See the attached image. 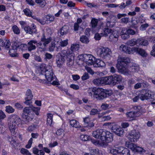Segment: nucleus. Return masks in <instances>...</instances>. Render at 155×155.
I'll return each mask as SVG.
<instances>
[{"label":"nucleus","instance_id":"obj_1","mask_svg":"<svg viewBox=\"0 0 155 155\" xmlns=\"http://www.w3.org/2000/svg\"><path fill=\"white\" fill-rule=\"evenodd\" d=\"M118 63L117 64V68L119 71L122 74H128V71L127 65L130 62V58L127 57H121L118 59Z\"/></svg>","mask_w":155,"mask_h":155},{"label":"nucleus","instance_id":"obj_2","mask_svg":"<svg viewBox=\"0 0 155 155\" xmlns=\"http://www.w3.org/2000/svg\"><path fill=\"white\" fill-rule=\"evenodd\" d=\"M9 128L13 135L16 134L15 130L16 128L21 122L20 118L16 115L11 116L8 120Z\"/></svg>","mask_w":155,"mask_h":155},{"label":"nucleus","instance_id":"obj_3","mask_svg":"<svg viewBox=\"0 0 155 155\" xmlns=\"http://www.w3.org/2000/svg\"><path fill=\"white\" fill-rule=\"evenodd\" d=\"M112 94V93L109 90L100 88H96L94 97L97 100H102Z\"/></svg>","mask_w":155,"mask_h":155},{"label":"nucleus","instance_id":"obj_4","mask_svg":"<svg viewBox=\"0 0 155 155\" xmlns=\"http://www.w3.org/2000/svg\"><path fill=\"white\" fill-rule=\"evenodd\" d=\"M110 34L109 38V40L110 41L116 42L118 40V32L115 30H113L109 28H105L103 32L101 33L102 35H104L106 37L107 36L108 34Z\"/></svg>","mask_w":155,"mask_h":155},{"label":"nucleus","instance_id":"obj_5","mask_svg":"<svg viewBox=\"0 0 155 155\" xmlns=\"http://www.w3.org/2000/svg\"><path fill=\"white\" fill-rule=\"evenodd\" d=\"M109 152L113 155H130L129 150L122 147L111 148Z\"/></svg>","mask_w":155,"mask_h":155},{"label":"nucleus","instance_id":"obj_6","mask_svg":"<svg viewBox=\"0 0 155 155\" xmlns=\"http://www.w3.org/2000/svg\"><path fill=\"white\" fill-rule=\"evenodd\" d=\"M97 54L101 57L108 60L110 58L112 52L111 50L108 48L102 47L98 49Z\"/></svg>","mask_w":155,"mask_h":155},{"label":"nucleus","instance_id":"obj_7","mask_svg":"<svg viewBox=\"0 0 155 155\" xmlns=\"http://www.w3.org/2000/svg\"><path fill=\"white\" fill-rule=\"evenodd\" d=\"M79 45L78 44H74L71 45V49L69 50V56L68 58V61H70L69 64L68 63L69 65H73L74 62V55L73 52L78 50L79 48Z\"/></svg>","mask_w":155,"mask_h":155},{"label":"nucleus","instance_id":"obj_8","mask_svg":"<svg viewBox=\"0 0 155 155\" xmlns=\"http://www.w3.org/2000/svg\"><path fill=\"white\" fill-rule=\"evenodd\" d=\"M24 114L25 115V124H27L31 121L34 117V114L31 107H26L23 110Z\"/></svg>","mask_w":155,"mask_h":155},{"label":"nucleus","instance_id":"obj_9","mask_svg":"<svg viewBox=\"0 0 155 155\" xmlns=\"http://www.w3.org/2000/svg\"><path fill=\"white\" fill-rule=\"evenodd\" d=\"M151 94L152 92L149 90H142L139 94L140 99L142 101L152 99V97Z\"/></svg>","mask_w":155,"mask_h":155},{"label":"nucleus","instance_id":"obj_10","mask_svg":"<svg viewBox=\"0 0 155 155\" xmlns=\"http://www.w3.org/2000/svg\"><path fill=\"white\" fill-rule=\"evenodd\" d=\"M140 134L138 130H131L128 135V138L131 142H137L140 137Z\"/></svg>","mask_w":155,"mask_h":155},{"label":"nucleus","instance_id":"obj_11","mask_svg":"<svg viewBox=\"0 0 155 155\" xmlns=\"http://www.w3.org/2000/svg\"><path fill=\"white\" fill-rule=\"evenodd\" d=\"M45 71V77L48 81L51 82L54 79V74L51 66H47Z\"/></svg>","mask_w":155,"mask_h":155},{"label":"nucleus","instance_id":"obj_12","mask_svg":"<svg viewBox=\"0 0 155 155\" xmlns=\"http://www.w3.org/2000/svg\"><path fill=\"white\" fill-rule=\"evenodd\" d=\"M113 137L111 133L108 131L104 130V135L101 138V141L103 143H108L113 141Z\"/></svg>","mask_w":155,"mask_h":155},{"label":"nucleus","instance_id":"obj_13","mask_svg":"<svg viewBox=\"0 0 155 155\" xmlns=\"http://www.w3.org/2000/svg\"><path fill=\"white\" fill-rule=\"evenodd\" d=\"M111 126V130L116 135L120 137L123 135L124 130L122 128L115 124H112Z\"/></svg>","mask_w":155,"mask_h":155},{"label":"nucleus","instance_id":"obj_14","mask_svg":"<svg viewBox=\"0 0 155 155\" xmlns=\"http://www.w3.org/2000/svg\"><path fill=\"white\" fill-rule=\"evenodd\" d=\"M133 49L134 47L130 48L124 45H122L119 47L120 51L128 54H133Z\"/></svg>","mask_w":155,"mask_h":155},{"label":"nucleus","instance_id":"obj_15","mask_svg":"<svg viewBox=\"0 0 155 155\" xmlns=\"http://www.w3.org/2000/svg\"><path fill=\"white\" fill-rule=\"evenodd\" d=\"M104 130L102 129L96 130L93 132L92 136L95 138H100L101 140V138H102V137L104 135Z\"/></svg>","mask_w":155,"mask_h":155},{"label":"nucleus","instance_id":"obj_16","mask_svg":"<svg viewBox=\"0 0 155 155\" xmlns=\"http://www.w3.org/2000/svg\"><path fill=\"white\" fill-rule=\"evenodd\" d=\"M109 18L107 19V22L106 23V26L107 27V28H113L115 25V18L112 15L110 16Z\"/></svg>","mask_w":155,"mask_h":155},{"label":"nucleus","instance_id":"obj_17","mask_svg":"<svg viewBox=\"0 0 155 155\" xmlns=\"http://www.w3.org/2000/svg\"><path fill=\"white\" fill-rule=\"evenodd\" d=\"M120 36L121 38L123 40H126L130 38V35L127 28H123L120 32Z\"/></svg>","mask_w":155,"mask_h":155},{"label":"nucleus","instance_id":"obj_18","mask_svg":"<svg viewBox=\"0 0 155 155\" xmlns=\"http://www.w3.org/2000/svg\"><path fill=\"white\" fill-rule=\"evenodd\" d=\"M133 54L134 52L138 53L142 56L146 57L147 56V54L145 51L142 49L137 47H134Z\"/></svg>","mask_w":155,"mask_h":155},{"label":"nucleus","instance_id":"obj_19","mask_svg":"<svg viewBox=\"0 0 155 155\" xmlns=\"http://www.w3.org/2000/svg\"><path fill=\"white\" fill-rule=\"evenodd\" d=\"M112 76L114 84L115 85L120 83L122 80V77L120 74H115Z\"/></svg>","mask_w":155,"mask_h":155},{"label":"nucleus","instance_id":"obj_20","mask_svg":"<svg viewBox=\"0 0 155 155\" xmlns=\"http://www.w3.org/2000/svg\"><path fill=\"white\" fill-rule=\"evenodd\" d=\"M69 53V50L67 51L66 50H62L61 51V53L60 54V56H62V57H63V58H65L66 59V64L69 67H71L73 65L70 66L68 64H67L68 63H69L68 64H69V62L70 61H68V58L69 54H70Z\"/></svg>","mask_w":155,"mask_h":155},{"label":"nucleus","instance_id":"obj_21","mask_svg":"<svg viewBox=\"0 0 155 155\" xmlns=\"http://www.w3.org/2000/svg\"><path fill=\"white\" fill-rule=\"evenodd\" d=\"M104 83L108 85H115L113 83V79L112 75L103 77Z\"/></svg>","mask_w":155,"mask_h":155},{"label":"nucleus","instance_id":"obj_22","mask_svg":"<svg viewBox=\"0 0 155 155\" xmlns=\"http://www.w3.org/2000/svg\"><path fill=\"white\" fill-rule=\"evenodd\" d=\"M65 59L62 56H58L56 59V64L57 66L59 68L61 67L65 61Z\"/></svg>","mask_w":155,"mask_h":155},{"label":"nucleus","instance_id":"obj_23","mask_svg":"<svg viewBox=\"0 0 155 155\" xmlns=\"http://www.w3.org/2000/svg\"><path fill=\"white\" fill-rule=\"evenodd\" d=\"M37 41L35 40H32L30 41L28 43V50L31 51L32 50H35L36 48V46L34 45L33 44H36L37 43Z\"/></svg>","mask_w":155,"mask_h":155},{"label":"nucleus","instance_id":"obj_24","mask_svg":"<svg viewBox=\"0 0 155 155\" xmlns=\"http://www.w3.org/2000/svg\"><path fill=\"white\" fill-rule=\"evenodd\" d=\"M93 65L95 67H102L105 66V64L103 61L98 59L95 61Z\"/></svg>","mask_w":155,"mask_h":155},{"label":"nucleus","instance_id":"obj_25","mask_svg":"<svg viewBox=\"0 0 155 155\" xmlns=\"http://www.w3.org/2000/svg\"><path fill=\"white\" fill-rule=\"evenodd\" d=\"M69 28V27L68 26L64 25L59 30L60 36H63L67 34Z\"/></svg>","mask_w":155,"mask_h":155},{"label":"nucleus","instance_id":"obj_26","mask_svg":"<svg viewBox=\"0 0 155 155\" xmlns=\"http://www.w3.org/2000/svg\"><path fill=\"white\" fill-rule=\"evenodd\" d=\"M52 38L51 37L46 38L44 35L41 38V42H43V45L45 47H46L51 41Z\"/></svg>","mask_w":155,"mask_h":155},{"label":"nucleus","instance_id":"obj_27","mask_svg":"<svg viewBox=\"0 0 155 155\" xmlns=\"http://www.w3.org/2000/svg\"><path fill=\"white\" fill-rule=\"evenodd\" d=\"M148 44V41L145 39L140 38L137 39V45L146 46Z\"/></svg>","mask_w":155,"mask_h":155},{"label":"nucleus","instance_id":"obj_28","mask_svg":"<svg viewBox=\"0 0 155 155\" xmlns=\"http://www.w3.org/2000/svg\"><path fill=\"white\" fill-rule=\"evenodd\" d=\"M25 31L27 33L32 34L33 33H35L36 31V30L35 28L31 29L28 26H26L24 28Z\"/></svg>","mask_w":155,"mask_h":155},{"label":"nucleus","instance_id":"obj_29","mask_svg":"<svg viewBox=\"0 0 155 155\" xmlns=\"http://www.w3.org/2000/svg\"><path fill=\"white\" fill-rule=\"evenodd\" d=\"M103 79V77L96 78L93 80V82L94 84L97 85H101L104 84Z\"/></svg>","mask_w":155,"mask_h":155},{"label":"nucleus","instance_id":"obj_30","mask_svg":"<svg viewBox=\"0 0 155 155\" xmlns=\"http://www.w3.org/2000/svg\"><path fill=\"white\" fill-rule=\"evenodd\" d=\"M126 44L130 46H133L136 45H137V39L133 38L129 40L126 42Z\"/></svg>","mask_w":155,"mask_h":155},{"label":"nucleus","instance_id":"obj_31","mask_svg":"<svg viewBox=\"0 0 155 155\" xmlns=\"http://www.w3.org/2000/svg\"><path fill=\"white\" fill-rule=\"evenodd\" d=\"M126 115L128 119L130 120H135L134 112L130 111L126 113Z\"/></svg>","mask_w":155,"mask_h":155},{"label":"nucleus","instance_id":"obj_32","mask_svg":"<svg viewBox=\"0 0 155 155\" xmlns=\"http://www.w3.org/2000/svg\"><path fill=\"white\" fill-rule=\"evenodd\" d=\"M33 95L31 91L29 89L27 90L25 93V97L26 99H32Z\"/></svg>","mask_w":155,"mask_h":155},{"label":"nucleus","instance_id":"obj_33","mask_svg":"<svg viewBox=\"0 0 155 155\" xmlns=\"http://www.w3.org/2000/svg\"><path fill=\"white\" fill-rule=\"evenodd\" d=\"M35 2L41 7H44L46 5V3L45 0H35Z\"/></svg>","mask_w":155,"mask_h":155},{"label":"nucleus","instance_id":"obj_34","mask_svg":"<svg viewBox=\"0 0 155 155\" xmlns=\"http://www.w3.org/2000/svg\"><path fill=\"white\" fill-rule=\"evenodd\" d=\"M80 40L82 42L85 44L88 43L89 41L87 36H86L85 35L81 36L80 38Z\"/></svg>","mask_w":155,"mask_h":155},{"label":"nucleus","instance_id":"obj_35","mask_svg":"<svg viewBox=\"0 0 155 155\" xmlns=\"http://www.w3.org/2000/svg\"><path fill=\"white\" fill-rule=\"evenodd\" d=\"M70 125L73 127L77 128L79 127V123L75 120H72L70 121Z\"/></svg>","mask_w":155,"mask_h":155},{"label":"nucleus","instance_id":"obj_36","mask_svg":"<svg viewBox=\"0 0 155 155\" xmlns=\"http://www.w3.org/2000/svg\"><path fill=\"white\" fill-rule=\"evenodd\" d=\"M47 124L51 126L52 122L53 114H48L47 115Z\"/></svg>","mask_w":155,"mask_h":155},{"label":"nucleus","instance_id":"obj_37","mask_svg":"<svg viewBox=\"0 0 155 155\" xmlns=\"http://www.w3.org/2000/svg\"><path fill=\"white\" fill-rule=\"evenodd\" d=\"M134 151L139 153H143L145 152L146 150L142 147L136 146Z\"/></svg>","mask_w":155,"mask_h":155},{"label":"nucleus","instance_id":"obj_38","mask_svg":"<svg viewBox=\"0 0 155 155\" xmlns=\"http://www.w3.org/2000/svg\"><path fill=\"white\" fill-rule=\"evenodd\" d=\"M95 61V58L92 55L90 58L89 59V61H87L86 63L87 65H94Z\"/></svg>","mask_w":155,"mask_h":155},{"label":"nucleus","instance_id":"obj_39","mask_svg":"<svg viewBox=\"0 0 155 155\" xmlns=\"http://www.w3.org/2000/svg\"><path fill=\"white\" fill-rule=\"evenodd\" d=\"M9 54L12 57H15L18 56V54L17 53V51L13 49H10L9 50Z\"/></svg>","mask_w":155,"mask_h":155},{"label":"nucleus","instance_id":"obj_40","mask_svg":"<svg viewBox=\"0 0 155 155\" xmlns=\"http://www.w3.org/2000/svg\"><path fill=\"white\" fill-rule=\"evenodd\" d=\"M23 12H24L25 14L27 16L29 17L31 16L32 18H33L34 17V16H32V13L31 12L29 9L27 8L24 9L23 10Z\"/></svg>","mask_w":155,"mask_h":155},{"label":"nucleus","instance_id":"obj_41","mask_svg":"<svg viewBox=\"0 0 155 155\" xmlns=\"http://www.w3.org/2000/svg\"><path fill=\"white\" fill-rule=\"evenodd\" d=\"M12 29L14 33L18 35L20 33V30L18 27L16 25H14L12 27Z\"/></svg>","mask_w":155,"mask_h":155},{"label":"nucleus","instance_id":"obj_42","mask_svg":"<svg viewBox=\"0 0 155 155\" xmlns=\"http://www.w3.org/2000/svg\"><path fill=\"white\" fill-rule=\"evenodd\" d=\"M6 111L8 113H12L14 112L15 109L12 107L10 106H7L5 107Z\"/></svg>","mask_w":155,"mask_h":155},{"label":"nucleus","instance_id":"obj_43","mask_svg":"<svg viewBox=\"0 0 155 155\" xmlns=\"http://www.w3.org/2000/svg\"><path fill=\"white\" fill-rule=\"evenodd\" d=\"M46 18V21H49L50 22L53 21L54 20V16L50 15H47Z\"/></svg>","mask_w":155,"mask_h":155},{"label":"nucleus","instance_id":"obj_44","mask_svg":"<svg viewBox=\"0 0 155 155\" xmlns=\"http://www.w3.org/2000/svg\"><path fill=\"white\" fill-rule=\"evenodd\" d=\"M130 69L132 72H137L139 70V67L138 65H132Z\"/></svg>","mask_w":155,"mask_h":155},{"label":"nucleus","instance_id":"obj_45","mask_svg":"<svg viewBox=\"0 0 155 155\" xmlns=\"http://www.w3.org/2000/svg\"><path fill=\"white\" fill-rule=\"evenodd\" d=\"M3 45L2 46L5 47V48H8L11 45L10 41L9 40H6L4 43H3Z\"/></svg>","mask_w":155,"mask_h":155},{"label":"nucleus","instance_id":"obj_46","mask_svg":"<svg viewBox=\"0 0 155 155\" xmlns=\"http://www.w3.org/2000/svg\"><path fill=\"white\" fill-rule=\"evenodd\" d=\"M31 107L32 109V110L33 113H34V112L35 113L36 115H38L39 114V111L40 110V107H36L32 106Z\"/></svg>","mask_w":155,"mask_h":155},{"label":"nucleus","instance_id":"obj_47","mask_svg":"<svg viewBox=\"0 0 155 155\" xmlns=\"http://www.w3.org/2000/svg\"><path fill=\"white\" fill-rule=\"evenodd\" d=\"M21 153L25 155H31V153L28 150L26 149L22 148L21 150Z\"/></svg>","mask_w":155,"mask_h":155},{"label":"nucleus","instance_id":"obj_48","mask_svg":"<svg viewBox=\"0 0 155 155\" xmlns=\"http://www.w3.org/2000/svg\"><path fill=\"white\" fill-rule=\"evenodd\" d=\"M98 22L97 19L95 18H92L91 20V23L92 27L93 28H95L97 25Z\"/></svg>","mask_w":155,"mask_h":155},{"label":"nucleus","instance_id":"obj_49","mask_svg":"<svg viewBox=\"0 0 155 155\" xmlns=\"http://www.w3.org/2000/svg\"><path fill=\"white\" fill-rule=\"evenodd\" d=\"M141 80V79H139L138 81L141 82V86H142L144 87H147L149 86V84L147 82L144 80Z\"/></svg>","mask_w":155,"mask_h":155},{"label":"nucleus","instance_id":"obj_50","mask_svg":"<svg viewBox=\"0 0 155 155\" xmlns=\"http://www.w3.org/2000/svg\"><path fill=\"white\" fill-rule=\"evenodd\" d=\"M68 40L67 39L63 41H61L60 42V45L61 47H65L66 46L68 43Z\"/></svg>","mask_w":155,"mask_h":155},{"label":"nucleus","instance_id":"obj_51","mask_svg":"<svg viewBox=\"0 0 155 155\" xmlns=\"http://www.w3.org/2000/svg\"><path fill=\"white\" fill-rule=\"evenodd\" d=\"M56 45L54 42H51L49 48V50L50 51H54L56 47Z\"/></svg>","mask_w":155,"mask_h":155},{"label":"nucleus","instance_id":"obj_52","mask_svg":"<svg viewBox=\"0 0 155 155\" xmlns=\"http://www.w3.org/2000/svg\"><path fill=\"white\" fill-rule=\"evenodd\" d=\"M95 88H91V89H89L87 91V93L89 95L91 96L93 94V97L94 94V91H95Z\"/></svg>","mask_w":155,"mask_h":155},{"label":"nucleus","instance_id":"obj_53","mask_svg":"<svg viewBox=\"0 0 155 155\" xmlns=\"http://www.w3.org/2000/svg\"><path fill=\"white\" fill-rule=\"evenodd\" d=\"M84 126L85 127H87L88 124L90 122V118L89 117H87L84 119Z\"/></svg>","mask_w":155,"mask_h":155},{"label":"nucleus","instance_id":"obj_54","mask_svg":"<svg viewBox=\"0 0 155 155\" xmlns=\"http://www.w3.org/2000/svg\"><path fill=\"white\" fill-rule=\"evenodd\" d=\"M89 78L88 74L87 72H85L83 75L81 77V79L82 80H85Z\"/></svg>","mask_w":155,"mask_h":155},{"label":"nucleus","instance_id":"obj_55","mask_svg":"<svg viewBox=\"0 0 155 155\" xmlns=\"http://www.w3.org/2000/svg\"><path fill=\"white\" fill-rule=\"evenodd\" d=\"M148 26L149 25L147 23L141 25L140 27V29L142 31L145 30L146 28L148 27Z\"/></svg>","mask_w":155,"mask_h":155},{"label":"nucleus","instance_id":"obj_56","mask_svg":"<svg viewBox=\"0 0 155 155\" xmlns=\"http://www.w3.org/2000/svg\"><path fill=\"white\" fill-rule=\"evenodd\" d=\"M45 58L46 59L50 60L51 59L53 56L50 53H46L45 54Z\"/></svg>","mask_w":155,"mask_h":155},{"label":"nucleus","instance_id":"obj_57","mask_svg":"<svg viewBox=\"0 0 155 155\" xmlns=\"http://www.w3.org/2000/svg\"><path fill=\"white\" fill-rule=\"evenodd\" d=\"M80 138L83 141H86L88 140V137L86 135H81L80 137Z\"/></svg>","mask_w":155,"mask_h":155},{"label":"nucleus","instance_id":"obj_58","mask_svg":"<svg viewBox=\"0 0 155 155\" xmlns=\"http://www.w3.org/2000/svg\"><path fill=\"white\" fill-rule=\"evenodd\" d=\"M101 33V35L98 33L95 34L94 38L96 40H99L100 39L101 36H104V35H102Z\"/></svg>","mask_w":155,"mask_h":155},{"label":"nucleus","instance_id":"obj_59","mask_svg":"<svg viewBox=\"0 0 155 155\" xmlns=\"http://www.w3.org/2000/svg\"><path fill=\"white\" fill-rule=\"evenodd\" d=\"M32 99H26L25 98V101L24 103L27 105H31L32 103L31 100Z\"/></svg>","mask_w":155,"mask_h":155},{"label":"nucleus","instance_id":"obj_60","mask_svg":"<svg viewBox=\"0 0 155 155\" xmlns=\"http://www.w3.org/2000/svg\"><path fill=\"white\" fill-rule=\"evenodd\" d=\"M98 111L96 109H93L90 111V114L91 115H95L98 113Z\"/></svg>","mask_w":155,"mask_h":155},{"label":"nucleus","instance_id":"obj_61","mask_svg":"<svg viewBox=\"0 0 155 155\" xmlns=\"http://www.w3.org/2000/svg\"><path fill=\"white\" fill-rule=\"evenodd\" d=\"M33 139L32 138L29 140L28 143L26 146V147L27 148H30L31 147Z\"/></svg>","mask_w":155,"mask_h":155},{"label":"nucleus","instance_id":"obj_62","mask_svg":"<svg viewBox=\"0 0 155 155\" xmlns=\"http://www.w3.org/2000/svg\"><path fill=\"white\" fill-rule=\"evenodd\" d=\"M136 145L133 143L129 144L128 145V147L130 149L134 151Z\"/></svg>","mask_w":155,"mask_h":155},{"label":"nucleus","instance_id":"obj_63","mask_svg":"<svg viewBox=\"0 0 155 155\" xmlns=\"http://www.w3.org/2000/svg\"><path fill=\"white\" fill-rule=\"evenodd\" d=\"M127 30L129 35H134L136 34V32L131 29H127Z\"/></svg>","mask_w":155,"mask_h":155},{"label":"nucleus","instance_id":"obj_64","mask_svg":"<svg viewBox=\"0 0 155 155\" xmlns=\"http://www.w3.org/2000/svg\"><path fill=\"white\" fill-rule=\"evenodd\" d=\"M92 55L90 54H84V57L85 58V62H86L89 61V59L90 58Z\"/></svg>","mask_w":155,"mask_h":155}]
</instances>
